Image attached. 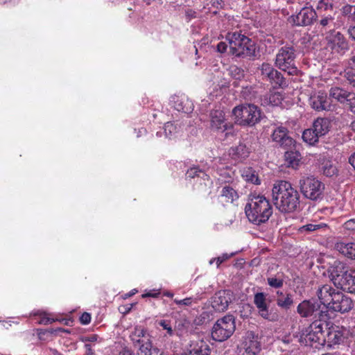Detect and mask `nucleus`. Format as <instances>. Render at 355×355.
Returning <instances> with one entry per match:
<instances>
[{"instance_id":"24","label":"nucleus","mask_w":355,"mask_h":355,"mask_svg":"<svg viewBox=\"0 0 355 355\" xmlns=\"http://www.w3.org/2000/svg\"><path fill=\"white\" fill-rule=\"evenodd\" d=\"M336 290L329 285H324L319 288L317 291L318 297L322 304L329 308L333 295L336 293Z\"/></svg>"},{"instance_id":"4","label":"nucleus","mask_w":355,"mask_h":355,"mask_svg":"<svg viewBox=\"0 0 355 355\" xmlns=\"http://www.w3.org/2000/svg\"><path fill=\"white\" fill-rule=\"evenodd\" d=\"M299 188L306 199L318 201L323 198L324 184L313 175L302 177L299 180Z\"/></svg>"},{"instance_id":"43","label":"nucleus","mask_w":355,"mask_h":355,"mask_svg":"<svg viewBox=\"0 0 355 355\" xmlns=\"http://www.w3.org/2000/svg\"><path fill=\"white\" fill-rule=\"evenodd\" d=\"M268 80L274 84V87H284L286 86V81L282 73L277 71V74L273 75Z\"/></svg>"},{"instance_id":"64","label":"nucleus","mask_w":355,"mask_h":355,"mask_svg":"<svg viewBox=\"0 0 355 355\" xmlns=\"http://www.w3.org/2000/svg\"><path fill=\"white\" fill-rule=\"evenodd\" d=\"M349 64L352 67V68L355 69V55L352 56L349 59Z\"/></svg>"},{"instance_id":"60","label":"nucleus","mask_w":355,"mask_h":355,"mask_svg":"<svg viewBox=\"0 0 355 355\" xmlns=\"http://www.w3.org/2000/svg\"><path fill=\"white\" fill-rule=\"evenodd\" d=\"M227 44L225 42H220L217 44V51L219 53H225L227 50Z\"/></svg>"},{"instance_id":"44","label":"nucleus","mask_w":355,"mask_h":355,"mask_svg":"<svg viewBox=\"0 0 355 355\" xmlns=\"http://www.w3.org/2000/svg\"><path fill=\"white\" fill-rule=\"evenodd\" d=\"M200 300L198 297H189L183 300L175 299L174 302L178 306H191L193 304H196Z\"/></svg>"},{"instance_id":"28","label":"nucleus","mask_w":355,"mask_h":355,"mask_svg":"<svg viewBox=\"0 0 355 355\" xmlns=\"http://www.w3.org/2000/svg\"><path fill=\"white\" fill-rule=\"evenodd\" d=\"M331 122L325 118H318L313 123L314 131L320 136L325 135L330 129Z\"/></svg>"},{"instance_id":"10","label":"nucleus","mask_w":355,"mask_h":355,"mask_svg":"<svg viewBox=\"0 0 355 355\" xmlns=\"http://www.w3.org/2000/svg\"><path fill=\"white\" fill-rule=\"evenodd\" d=\"M209 128L216 134L225 132L227 135L232 130L233 124L227 121L223 110H213L209 113Z\"/></svg>"},{"instance_id":"46","label":"nucleus","mask_w":355,"mask_h":355,"mask_svg":"<svg viewBox=\"0 0 355 355\" xmlns=\"http://www.w3.org/2000/svg\"><path fill=\"white\" fill-rule=\"evenodd\" d=\"M229 74L235 80H241L244 77V71L236 65L229 68Z\"/></svg>"},{"instance_id":"41","label":"nucleus","mask_w":355,"mask_h":355,"mask_svg":"<svg viewBox=\"0 0 355 355\" xmlns=\"http://www.w3.org/2000/svg\"><path fill=\"white\" fill-rule=\"evenodd\" d=\"M266 100L269 105L277 106L282 103V95L279 92H271L266 96Z\"/></svg>"},{"instance_id":"61","label":"nucleus","mask_w":355,"mask_h":355,"mask_svg":"<svg viewBox=\"0 0 355 355\" xmlns=\"http://www.w3.org/2000/svg\"><path fill=\"white\" fill-rule=\"evenodd\" d=\"M349 162L355 169V153L349 157Z\"/></svg>"},{"instance_id":"32","label":"nucleus","mask_w":355,"mask_h":355,"mask_svg":"<svg viewBox=\"0 0 355 355\" xmlns=\"http://www.w3.org/2000/svg\"><path fill=\"white\" fill-rule=\"evenodd\" d=\"M327 225L325 223H309L300 227L297 231L300 234H308L311 232L327 229Z\"/></svg>"},{"instance_id":"38","label":"nucleus","mask_w":355,"mask_h":355,"mask_svg":"<svg viewBox=\"0 0 355 355\" xmlns=\"http://www.w3.org/2000/svg\"><path fill=\"white\" fill-rule=\"evenodd\" d=\"M186 175L189 178H200L204 180L209 179V176L205 173V171H202L198 167H192L189 168L187 171Z\"/></svg>"},{"instance_id":"53","label":"nucleus","mask_w":355,"mask_h":355,"mask_svg":"<svg viewBox=\"0 0 355 355\" xmlns=\"http://www.w3.org/2000/svg\"><path fill=\"white\" fill-rule=\"evenodd\" d=\"M354 8H355V6H351V5L347 4L342 8L341 12L343 15H348L352 13L353 14Z\"/></svg>"},{"instance_id":"47","label":"nucleus","mask_w":355,"mask_h":355,"mask_svg":"<svg viewBox=\"0 0 355 355\" xmlns=\"http://www.w3.org/2000/svg\"><path fill=\"white\" fill-rule=\"evenodd\" d=\"M242 87L241 94L245 99L251 101L256 97L255 92L252 87L243 86Z\"/></svg>"},{"instance_id":"17","label":"nucleus","mask_w":355,"mask_h":355,"mask_svg":"<svg viewBox=\"0 0 355 355\" xmlns=\"http://www.w3.org/2000/svg\"><path fill=\"white\" fill-rule=\"evenodd\" d=\"M233 295L230 291L223 290L216 293L212 298L211 306L218 312H223L227 309L230 303L232 302Z\"/></svg>"},{"instance_id":"56","label":"nucleus","mask_w":355,"mask_h":355,"mask_svg":"<svg viewBox=\"0 0 355 355\" xmlns=\"http://www.w3.org/2000/svg\"><path fill=\"white\" fill-rule=\"evenodd\" d=\"M95 344H87L84 345L85 349V355H95L94 347Z\"/></svg>"},{"instance_id":"9","label":"nucleus","mask_w":355,"mask_h":355,"mask_svg":"<svg viewBox=\"0 0 355 355\" xmlns=\"http://www.w3.org/2000/svg\"><path fill=\"white\" fill-rule=\"evenodd\" d=\"M327 324L322 320H315L306 330L304 339L306 345L318 347L325 345L324 329H327Z\"/></svg>"},{"instance_id":"40","label":"nucleus","mask_w":355,"mask_h":355,"mask_svg":"<svg viewBox=\"0 0 355 355\" xmlns=\"http://www.w3.org/2000/svg\"><path fill=\"white\" fill-rule=\"evenodd\" d=\"M261 74L269 80L272 76L277 74V71L269 63H263L260 67Z\"/></svg>"},{"instance_id":"6","label":"nucleus","mask_w":355,"mask_h":355,"mask_svg":"<svg viewBox=\"0 0 355 355\" xmlns=\"http://www.w3.org/2000/svg\"><path fill=\"white\" fill-rule=\"evenodd\" d=\"M296 53L291 46L280 48L276 55L275 65L279 69L287 72L289 75H295L297 68L295 65Z\"/></svg>"},{"instance_id":"27","label":"nucleus","mask_w":355,"mask_h":355,"mask_svg":"<svg viewBox=\"0 0 355 355\" xmlns=\"http://www.w3.org/2000/svg\"><path fill=\"white\" fill-rule=\"evenodd\" d=\"M335 249L344 257L355 260V243L354 242H337Z\"/></svg>"},{"instance_id":"11","label":"nucleus","mask_w":355,"mask_h":355,"mask_svg":"<svg viewBox=\"0 0 355 355\" xmlns=\"http://www.w3.org/2000/svg\"><path fill=\"white\" fill-rule=\"evenodd\" d=\"M261 344L253 331H247L239 347V355H259Z\"/></svg>"},{"instance_id":"59","label":"nucleus","mask_w":355,"mask_h":355,"mask_svg":"<svg viewBox=\"0 0 355 355\" xmlns=\"http://www.w3.org/2000/svg\"><path fill=\"white\" fill-rule=\"evenodd\" d=\"M40 315H42L41 320L39 321V323L40 324H48L52 323L54 321V319L46 317L45 313L44 315H42V313H40Z\"/></svg>"},{"instance_id":"22","label":"nucleus","mask_w":355,"mask_h":355,"mask_svg":"<svg viewBox=\"0 0 355 355\" xmlns=\"http://www.w3.org/2000/svg\"><path fill=\"white\" fill-rule=\"evenodd\" d=\"M130 338L133 343L142 347L145 344L151 343L147 331L142 327H136L131 333Z\"/></svg>"},{"instance_id":"37","label":"nucleus","mask_w":355,"mask_h":355,"mask_svg":"<svg viewBox=\"0 0 355 355\" xmlns=\"http://www.w3.org/2000/svg\"><path fill=\"white\" fill-rule=\"evenodd\" d=\"M234 172L230 168L220 169L219 171L218 180L225 182L230 183L234 180Z\"/></svg>"},{"instance_id":"26","label":"nucleus","mask_w":355,"mask_h":355,"mask_svg":"<svg viewBox=\"0 0 355 355\" xmlns=\"http://www.w3.org/2000/svg\"><path fill=\"white\" fill-rule=\"evenodd\" d=\"M250 149L245 144L240 143L230 149L231 157L237 162H242L249 157Z\"/></svg>"},{"instance_id":"7","label":"nucleus","mask_w":355,"mask_h":355,"mask_svg":"<svg viewBox=\"0 0 355 355\" xmlns=\"http://www.w3.org/2000/svg\"><path fill=\"white\" fill-rule=\"evenodd\" d=\"M326 49L332 54L343 55L349 49V42L340 31L334 29L324 34Z\"/></svg>"},{"instance_id":"21","label":"nucleus","mask_w":355,"mask_h":355,"mask_svg":"<svg viewBox=\"0 0 355 355\" xmlns=\"http://www.w3.org/2000/svg\"><path fill=\"white\" fill-rule=\"evenodd\" d=\"M209 346L202 340H191L187 347L186 355H210Z\"/></svg>"},{"instance_id":"63","label":"nucleus","mask_w":355,"mask_h":355,"mask_svg":"<svg viewBox=\"0 0 355 355\" xmlns=\"http://www.w3.org/2000/svg\"><path fill=\"white\" fill-rule=\"evenodd\" d=\"M120 355H135L130 350L124 349L121 353Z\"/></svg>"},{"instance_id":"55","label":"nucleus","mask_w":355,"mask_h":355,"mask_svg":"<svg viewBox=\"0 0 355 355\" xmlns=\"http://www.w3.org/2000/svg\"><path fill=\"white\" fill-rule=\"evenodd\" d=\"M347 33L349 38L355 42V25H350L347 27Z\"/></svg>"},{"instance_id":"35","label":"nucleus","mask_w":355,"mask_h":355,"mask_svg":"<svg viewBox=\"0 0 355 355\" xmlns=\"http://www.w3.org/2000/svg\"><path fill=\"white\" fill-rule=\"evenodd\" d=\"M301 155L297 151H286L285 153V160L288 166L296 168L300 162Z\"/></svg>"},{"instance_id":"62","label":"nucleus","mask_w":355,"mask_h":355,"mask_svg":"<svg viewBox=\"0 0 355 355\" xmlns=\"http://www.w3.org/2000/svg\"><path fill=\"white\" fill-rule=\"evenodd\" d=\"M158 295H159V293H147L143 294L142 297H157Z\"/></svg>"},{"instance_id":"1","label":"nucleus","mask_w":355,"mask_h":355,"mask_svg":"<svg viewBox=\"0 0 355 355\" xmlns=\"http://www.w3.org/2000/svg\"><path fill=\"white\" fill-rule=\"evenodd\" d=\"M271 195L275 207L282 213H293L300 209V193L289 182L276 181L272 185Z\"/></svg>"},{"instance_id":"45","label":"nucleus","mask_w":355,"mask_h":355,"mask_svg":"<svg viewBox=\"0 0 355 355\" xmlns=\"http://www.w3.org/2000/svg\"><path fill=\"white\" fill-rule=\"evenodd\" d=\"M322 173L327 177H332L337 173L336 167L330 162H326L322 166Z\"/></svg>"},{"instance_id":"12","label":"nucleus","mask_w":355,"mask_h":355,"mask_svg":"<svg viewBox=\"0 0 355 355\" xmlns=\"http://www.w3.org/2000/svg\"><path fill=\"white\" fill-rule=\"evenodd\" d=\"M327 272L331 281L338 288L343 281V279L348 275L349 268L346 263L336 260L328 268Z\"/></svg>"},{"instance_id":"57","label":"nucleus","mask_w":355,"mask_h":355,"mask_svg":"<svg viewBox=\"0 0 355 355\" xmlns=\"http://www.w3.org/2000/svg\"><path fill=\"white\" fill-rule=\"evenodd\" d=\"M80 321L81 324H89L91 321L90 314L88 313H86V312L83 313L80 318Z\"/></svg>"},{"instance_id":"54","label":"nucleus","mask_w":355,"mask_h":355,"mask_svg":"<svg viewBox=\"0 0 355 355\" xmlns=\"http://www.w3.org/2000/svg\"><path fill=\"white\" fill-rule=\"evenodd\" d=\"M334 17L331 16V15H328L322 19H320V25L322 26V27H326L330 23H332L333 21H334Z\"/></svg>"},{"instance_id":"30","label":"nucleus","mask_w":355,"mask_h":355,"mask_svg":"<svg viewBox=\"0 0 355 355\" xmlns=\"http://www.w3.org/2000/svg\"><path fill=\"white\" fill-rule=\"evenodd\" d=\"M241 176L249 182L254 184H260L261 181L258 177V174L252 167H244L241 171Z\"/></svg>"},{"instance_id":"13","label":"nucleus","mask_w":355,"mask_h":355,"mask_svg":"<svg viewBox=\"0 0 355 355\" xmlns=\"http://www.w3.org/2000/svg\"><path fill=\"white\" fill-rule=\"evenodd\" d=\"M353 308L352 300L343 293L337 291L329 306V309L340 313L349 312Z\"/></svg>"},{"instance_id":"8","label":"nucleus","mask_w":355,"mask_h":355,"mask_svg":"<svg viewBox=\"0 0 355 355\" xmlns=\"http://www.w3.org/2000/svg\"><path fill=\"white\" fill-rule=\"evenodd\" d=\"M236 329L234 318L227 315L218 319L212 327L211 336L214 340L223 342L229 338Z\"/></svg>"},{"instance_id":"2","label":"nucleus","mask_w":355,"mask_h":355,"mask_svg":"<svg viewBox=\"0 0 355 355\" xmlns=\"http://www.w3.org/2000/svg\"><path fill=\"white\" fill-rule=\"evenodd\" d=\"M245 212L250 222L259 225L269 220L272 214V207L263 195L251 193L248 196Z\"/></svg>"},{"instance_id":"58","label":"nucleus","mask_w":355,"mask_h":355,"mask_svg":"<svg viewBox=\"0 0 355 355\" xmlns=\"http://www.w3.org/2000/svg\"><path fill=\"white\" fill-rule=\"evenodd\" d=\"M344 227L347 230L355 232V219H350L345 222Z\"/></svg>"},{"instance_id":"49","label":"nucleus","mask_w":355,"mask_h":355,"mask_svg":"<svg viewBox=\"0 0 355 355\" xmlns=\"http://www.w3.org/2000/svg\"><path fill=\"white\" fill-rule=\"evenodd\" d=\"M317 9L321 10H331L333 9V4L328 0H320L318 3Z\"/></svg>"},{"instance_id":"31","label":"nucleus","mask_w":355,"mask_h":355,"mask_svg":"<svg viewBox=\"0 0 355 355\" xmlns=\"http://www.w3.org/2000/svg\"><path fill=\"white\" fill-rule=\"evenodd\" d=\"M350 93L344 89L336 87L330 89L329 96L340 103H345Z\"/></svg>"},{"instance_id":"29","label":"nucleus","mask_w":355,"mask_h":355,"mask_svg":"<svg viewBox=\"0 0 355 355\" xmlns=\"http://www.w3.org/2000/svg\"><path fill=\"white\" fill-rule=\"evenodd\" d=\"M220 197L224 198L226 202H233L239 198L237 191L229 184L222 187Z\"/></svg>"},{"instance_id":"16","label":"nucleus","mask_w":355,"mask_h":355,"mask_svg":"<svg viewBox=\"0 0 355 355\" xmlns=\"http://www.w3.org/2000/svg\"><path fill=\"white\" fill-rule=\"evenodd\" d=\"M254 303L258 309L260 316L271 322L278 320V315L269 312L268 305L266 303V295L263 293H257L254 296Z\"/></svg>"},{"instance_id":"39","label":"nucleus","mask_w":355,"mask_h":355,"mask_svg":"<svg viewBox=\"0 0 355 355\" xmlns=\"http://www.w3.org/2000/svg\"><path fill=\"white\" fill-rule=\"evenodd\" d=\"M140 352L141 355H163L160 349L152 347V343H147L140 347Z\"/></svg>"},{"instance_id":"5","label":"nucleus","mask_w":355,"mask_h":355,"mask_svg":"<svg viewBox=\"0 0 355 355\" xmlns=\"http://www.w3.org/2000/svg\"><path fill=\"white\" fill-rule=\"evenodd\" d=\"M235 123L243 126H252L261 119V112L253 104H245L235 107L232 110Z\"/></svg>"},{"instance_id":"50","label":"nucleus","mask_w":355,"mask_h":355,"mask_svg":"<svg viewBox=\"0 0 355 355\" xmlns=\"http://www.w3.org/2000/svg\"><path fill=\"white\" fill-rule=\"evenodd\" d=\"M158 324L165 329L169 336L173 335V330L171 325V322L166 320H159Z\"/></svg>"},{"instance_id":"34","label":"nucleus","mask_w":355,"mask_h":355,"mask_svg":"<svg viewBox=\"0 0 355 355\" xmlns=\"http://www.w3.org/2000/svg\"><path fill=\"white\" fill-rule=\"evenodd\" d=\"M164 131L166 137L168 139L175 138L180 131V126L177 123L167 122L164 125Z\"/></svg>"},{"instance_id":"14","label":"nucleus","mask_w":355,"mask_h":355,"mask_svg":"<svg viewBox=\"0 0 355 355\" xmlns=\"http://www.w3.org/2000/svg\"><path fill=\"white\" fill-rule=\"evenodd\" d=\"M315 11L309 7H304L297 15H293L288 18L289 23L295 26H309L316 19Z\"/></svg>"},{"instance_id":"36","label":"nucleus","mask_w":355,"mask_h":355,"mask_svg":"<svg viewBox=\"0 0 355 355\" xmlns=\"http://www.w3.org/2000/svg\"><path fill=\"white\" fill-rule=\"evenodd\" d=\"M319 137L320 136L314 131L313 128L305 130L302 134L303 140L310 145H314L317 143Z\"/></svg>"},{"instance_id":"15","label":"nucleus","mask_w":355,"mask_h":355,"mask_svg":"<svg viewBox=\"0 0 355 355\" xmlns=\"http://www.w3.org/2000/svg\"><path fill=\"white\" fill-rule=\"evenodd\" d=\"M327 334L324 335L325 345L332 347L336 345H339L345 339L346 329L343 327L338 325H331L327 327Z\"/></svg>"},{"instance_id":"48","label":"nucleus","mask_w":355,"mask_h":355,"mask_svg":"<svg viewBox=\"0 0 355 355\" xmlns=\"http://www.w3.org/2000/svg\"><path fill=\"white\" fill-rule=\"evenodd\" d=\"M98 340H101L99 336L96 334L85 336L80 338V340L84 343L85 345L98 342Z\"/></svg>"},{"instance_id":"25","label":"nucleus","mask_w":355,"mask_h":355,"mask_svg":"<svg viewBox=\"0 0 355 355\" xmlns=\"http://www.w3.org/2000/svg\"><path fill=\"white\" fill-rule=\"evenodd\" d=\"M173 107L178 112L190 113L193 110V104L185 96H175L173 100Z\"/></svg>"},{"instance_id":"19","label":"nucleus","mask_w":355,"mask_h":355,"mask_svg":"<svg viewBox=\"0 0 355 355\" xmlns=\"http://www.w3.org/2000/svg\"><path fill=\"white\" fill-rule=\"evenodd\" d=\"M320 305L312 300H304L297 307V312L302 318L316 316L320 312Z\"/></svg>"},{"instance_id":"51","label":"nucleus","mask_w":355,"mask_h":355,"mask_svg":"<svg viewBox=\"0 0 355 355\" xmlns=\"http://www.w3.org/2000/svg\"><path fill=\"white\" fill-rule=\"evenodd\" d=\"M345 103L348 105L349 110L355 114V93H350Z\"/></svg>"},{"instance_id":"33","label":"nucleus","mask_w":355,"mask_h":355,"mask_svg":"<svg viewBox=\"0 0 355 355\" xmlns=\"http://www.w3.org/2000/svg\"><path fill=\"white\" fill-rule=\"evenodd\" d=\"M338 288L349 293H355V275L349 272Z\"/></svg>"},{"instance_id":"52","label":"nucleus","mask_w":355,"mask_h":355,"mask_svg":"<svg viewBox=\"0 0 355 355\" xmlns=\"http://www.w3.org/2000/svg\"><path fill=\"white\" fill-rule=\"evenodd\" d=\"M234 255L233 253L228 254L227 253L222 254L221 256L216 258V266L218 268L220 265L225 261L226 260L229 259L231 257Z\"/></svg>"},{"instance_id":"18","label":"nucleus","mask_w":355,"mask_h":355,"mask_svg":"<svg viewBox=\"0 0 355 355\" xmlns=\"http://www.w3.org/2000/svg\"><path fill=\"white\" fill-rule=\"evenodd\" d=\"M310 105L316 111L329 110L331 102L327 93L324 92H315L309 98Z\"/></svg>"},{"instance_id":"42","label":"nucleus","mask_w":355,"mask_h":355,"mask_svg":"<svg viewBox=\"0 0 355 355\" xmlns=\"http://www.w3.org/2000/svg\"><path fill=\"white\" fill-rule=\"evenodd\" d=\"M284 279L279 275L271 276L267 278L268 284L272 288H281L284 285Z\"/></svg>"},{"instance_id":"23","label":"nucleus","mask_w":355,"mask_h":355,"mask_svg":"<svg viewBox=\"0 0 355 355\" xmlns=\"http://www.w3.org/2000/svg\"><path fill=\"white\" fill-rule=\"evenodd\" d=\"M274 298L277 305L282 309L288 310L293 304V295L288 292L278 290L276 291Z\"/></svg>"},{"instance_id":"3","label":"nucleus","mask_w":355,"mask_h":355,"mask_svg":"<svg viewBox=\"0 0 355 355\" xmlns=\"http://www.w3.org/2000/svg\"><path fill=\"white\" fill-rule=\"evenodd\" d=\"M231 53L237 57H251L255 54L254 42L238 32L227 35Z\"/></svg>"},{"instance_id":"20","label":"nucleus","mask_w":355,"mask_h":355,"mask_svg":"<svg viewBox=\"0 0 355 355\" xmlns=\"http://www.w3.org/2000/svg\"><path fill=\"white\" fill-rule=\"evenodd\" d=\"M272 139L285 148L292 147L295 144V141L288 135V129L282 125H279L274 130Z\"/></svg>"}]
</instances>
